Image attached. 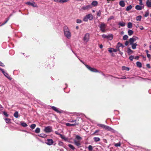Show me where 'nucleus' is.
Returning <instances> with one entry per match:
<instances>
[{"mask_svg":"<svg viewBox=\"0 0 151 151\" xmlns=\"http://www.w3.org/2000/svg\"><path fill=\"white\" fill-rule=\"evenodd\" d=\"M63 31L65 36L68 39L70 38L71 34L68 27L66 26H65L63 27Z\"/></svg>","mask_w":151,"mask_h":151,"instance_id":"obj_1","label":"nucleus"},{"mask_svg":"<svg viewBox=\"0 0 151 151\" xmlns=\"http://www.w3.org/2000/svg\"><path fill=\"white\" fill-rule=\"evenodd\" d=\"M124 47V46L121 43L118 42L116 46V49L113 48V52H117V51H119V52H120V50H123V48Z\"/></svg>","mask_w":151,"mask_h":151,"instance_id":"obj_2","label":"nucleus"},{"mask_svg":"<svg viewBox=\"0 0 151 151\" xmlns=\"http://www.w3.org/2000/svg\"><path fill=\"white\" fill-rule=\"evenodd\" d=\"M102 32H104L106 31V25L104 23H102L99 26Z\"/></svg>","mask_w":151,"mask_h":151,"instance_id":"obj_3","label":"nucleus"},{"mask_svg":"<svg viewBox=\"0 0 151 151\" xmlns=\"http://www.w3.org/2000/svg\"><path fill=\"white\" fill-rule=\"evenodd\" d=\"M102 37L103 38H106L109 40H111L113 38V35L112 34H109L107 35L103 34L102 35Z\"/></svg>","mask_w":151,"mask_h":151,"instance_id":"obj_4","label":"nucleus"},{"mask_svg":"<svg viewBox=\"0 0 151 151\" xmlns=\"http://www.w3.org/2000/svg\"><path fill=\"white\" fill-rule=\"evenodd\" d=\"M85 65L86 67L91 71L96 73L99 72V71L96 69L94 68H91L86 64H85Z\"/></svg>","mask_w":151,"mask_h":151,"instance_id":"obj_5","label":"nucleus"},{"mask_svg":"<svg viewBox=\"0 0 151 151\" xmlns=\"http://www.w3.org/2000/svg\"><path fill=\"white\" fill-rule=\"evenodd\" d=\"M89 34L88 33H87L84 35L83 40L84 42H87L89 40Z\"/></svg>","mask_w":151,"mask_h":151,"instance_id":"obj_6","label":"nucleus"},{"mask_svg":"<svg viewBox=\"0 0 151 151\" xmlns=\"http://www.w3.org/2000/svg\"><path fill=\"white\" fill-rule=\"evenodd\" d=\"M0 70L1 71L4 76H6L7 78L9 79V80H11L12 78L11 77L9 76L7 73L4 71L3 69L1 68H0Z\"/></svg>","mask_w":151,"mask_h":151,"instance_id":"obj_7","label":"nucleus"},{"mask_svg":"<svg viewBox=\"0 0 151 151\" xmlns=\"http://www.w3.org/2000/svg\"><path fill=\"white\" fill-rule=\"evenodd\" d=\"M44 131L46 133L50 132L52 131V128L50 126L47 127L45 128Z\"/></svg>","mask_w":151,"mask_h":151,"instance_id":"obj_8","label":"nucleus"},{"mask_svg":"<svg viewBox=\"0 0 151 151\" xmlns=\"http://www.w3.org/2000/svg\"><path fill=\"white\" fill-rule=\"evenodd\" d=\"M26 4L29 5H31L33 7H37V4L34 2H31L28 1L26 3Z\"/></svg>","mask_w":151,"mask_h":151,"instance_id":"obj_9","label":"nucleus"},{"mask_svg":"<svg viewBox=\"0 0 151 151\" xmlns=\"http://www.w3.org/2000/svg\"><path fill=\"white\" fill-rule=\"evenodd\" d=\"M91 5H88L87 6H84L82 7L81 9V11H83L84 10H88L89 9H91Z\"/></svg>","mask_w":151,"mask_h":151,"instance_id":"obj_10","label":"nucleus"},{"mask_svg":"<svg viewBox=\"0 0 151 151\" xmlns=\"http://www.w3.org/2000/svg\"><path fill=\"white\" fill-rule=\"evenodd\" d=\"M53 143V141L52 139H47L46 143L48 145H52Z\"/></svg>","mask_w":151,"mask_h":151,"instance_id":"obj_11","label":"nucleus"},{"mask_svg":"<svg viewBox=\"0 0 151 151\" xmlns=\"http://www.w3.org/2000/svg\"><path fill=\"white\" fill-rule=\"evenodd\" d=\"M105 129L110 131L113 132H115V131L111 127L107 126H106Z\"/></svg>","mask_w":151,"mask_h":151,"instance_id":"obj_12","label":"nucleus"},{"mask_svg":"<svg viewBox=\"0 0 151 151\" xmlns=\"http://www.w3.org/2000/svg\"><path fill=\"white\" fill-rule=\"evenodd\" d=\"M135 8L137 10H141L142 8H144V6H141L139 5H137L135 6Z\"/></svg>","mask_w":151,"mask_h":151,"instance_id":"obj_13","label":"nucleus"},{"mask_svg":"<svg viewBox=\"0 0 151 151\" xmlns=\"http://www.w3.org/2000/svg\"><path fill=\"white\" fill-rule=\"evenodd\" d=\"M52 109L54 110L55 111H56V112L58 113H61V111H60L56 107H55L52 106L51 107Z\"/></svg>","mask_w":151,"mask_h":151,"instance_id":"obj_14","label":"nucleus"},{"mask_svg":"<svg viewBox=\"0 0 151 151\" xmlns=\"http://www.w3.org/2000/svg\"><path fill=\"white\" fill-rule=\"evenodd\" d=\"M119 5L122 7H124L125 6V4L123 0H121L119 2Z\"/></svg>","mask_w":151,"mask_h":151,"instance_id":"obj_15","label":"nucleus"},{"mask_svg":"<svg viewBox=\"0 0 151 151\" xmlns=\"http://www.w3.org/2000/svg\"><path fill=\"white\" fill-rule=\"evenodd\" d=\"M146 4L148 7H151V0H147L146 1Z\"/></svg>","mask_w":151,"mask_h":151,"instance_id":"obj_16","label":"nucleus"},{"mask_svg":"<svg viewBox=\"0 0 151 151\" xmlns=\"http://www.w3.org/2000/svg\"><path fill=\"white\" fill-rule=\"evenodd\" d=\"M88 18L90 20H92L93 19V16L91 14H89L86 15Z\"/></svg>","mask_w":151,"mask_h":151,"instance_id":"obj_17","label":"nucleus"},{"mask_svg":"<svg viewBox=\"0 0 151 151\" xmlns=\"http://www.w3.org/2000/svg\"><path fill=\"white\" fill-rule=\"evenodd\" d=\"M118 25L121 27H124L125 25V23L123 22H120L118 23Z\"/></svg>","mask_w":151,"mask_h":151,"instance_id":"obj_18","label":"nucleus"},{"mask_svg":"<svg viewBox=\"0 0 151 151\" xmlns=\"http://www.w3.org/2000/svg\"><path fill=\"white\" fill-rule=\"evenodd\" d=\"M98 2L96 1H94L92 2L91 5L93 6H96L98 4Z\"/></svg>","mask_w":151,"mask_h":151,"instance_id":"obj_19","label":"nucleus"},{"mask_svg":"<svg viewBox=\"0 0 151 151\" xmlns=\"http://www.w3.org/2000/svg\"><path fill=\"white\" fill-rule=\"evenodd\" d=\"M128 33L129 36H131L133 34V31L131 29H129Z\"/></svg>","mask_w":151,"mask_h":151,"instance_id":"obj_20","label":"nucleus"},{"mask_svg":"<svg viewBox=\"0 0 151 151\" xmlns=\"http://www.w3.org/2000/svg\"><path fill=\"white\" fill-rule=\"evenodd\" d=\"M97 125L98 126L101 127L103 129H105L106 126L104 124H97Z\"/></svg>","mask_w":151,"mask_h":151,"instance_id":"obj_21","label":"nucleus"},{"mask_svg":"<svg viewBox=\"0 0 151 151\" xmlns=\"http://www.w3.org/2000/svg\"><path fill=\"white\" fill-rule=\"evenodd\" d=\"M131 45H132V47L133 49H135L136 48V47L137 45V44L136 43H133Z\"/></svg>","mask_w":151,"mask_h":151,"instance_id":"obj_22","label":"nucleus"},{"mask_svg":"<svg viewBox=\"0 0 151 151\" xmlns=\"http://www.w3.org/2000/svg\"><path fill=\"white\" fill-rule=\"evenodd\" d=\"M74 143L77 146H79L81 145V144L79 142V141H77L76 140H74Z\"/></svg>","mask_w":151,"mask_h":151,"instance_id":"obj_23","label":"nucleus"},{"mask_svg":"<svg viewBox=\"0 0 151 151\" xmlns=\"http://www.w3.org/2000/svg\"><path fill=\"white\" fill-rule=\"evenodd\" d=\"M76 125V124H70L69 123H66V125L68 127H71V126H75Z\"/></svg>","mask_w":151,"mask_h":151,"instance_id":"obj_24","label":"nucleus"},{"mask_svg":"<svg viewBox=\"0 0 151 151\" xmlns=\"http://www.w3.org/2000/svg\"><path fill=\"white\" fill-rule=\"evenodd\" d=\"M136 65L139 68H141L142 67V64L139 62H137L136 63Z\"/></svg>","mask_w":151,"mask_h":151,"instance_id":"obj_25","label":"nucleus"},{"mask_svg":"<svg viewBox=\"0 0 151 151\" xmlns=\"http://www.w3.org/2000/svg\"><path fill=\"white\" fill-rule=\"evenodd\" d=\"M132 23L131 22H129L127 24V27L129 28H132Z\"/></svg>","mask_w":151,"mask_h":151,"instance_id":"obj_26","label":"nucleus"},{"mask_svg":"<svg viewBox=\"0 0 151 151\" xmlns=\"http://www.w3.org/2000/svg\"><path fill=\"white\" fill-rule=\"evenodd\" d=\"M142 18L141 16H138L136 17V20L137 21H140Z\"/></svg>","mask_w":151,"mask_h":151,"instance_id":"obj_27","label":"nucleus"},{"mask_svg":"<svg viewBox=\"0 0 151 151\" xmlns=\"http://www.w3.org/2000/svg\"><path fill=\"white\" fill-rule=\"evenodd\" d=\"M122 69L123 70H127L129 71V68L128 67H127L125 66H122Z\"/></svg>","mask_w":151,"mask_h":151,"instance_id":"obj_28","label":"nucleus"},{"mask_svg":"<svg viewBox=\"0 0 151 151\" xmlns=\"http://www.w3.org/2000/svg\"><path fill=\"white\" fill-rule=\"evenodd\" d=\"M134 42L133 40V38H130L129 39V42L130 45L134 43L133 42Z\"/></svg>","mask_w":151,"mask_h":151,"instance_id":"obj_29","label":"nucleus"},{"mask_svg":"<svg viewBox=\"0 0 151 151\" xmlns=\"http://www.w3.org/2000/svg\"><path fill=\"white\" fill-rule=\"evenodd\" d=\"M132 8V6L131 5H130L129 6L127 7L126 10L127 11H129L131 10Z\"/></svg>","mask_w":151,"mask_h":151,"instance_id":"obj_30","label":"nucleus"},{"mask_svg":"<svg viewBox=\"0 0 151 151\" xmlns=\"http://www.w3.org/2000/svg\"><path fill=\"white\" fill-rule=\"evenodd\" d=\"M14 116L15 117H16V118L18 117H19L18 112V111L15 112L14 114Z\"/></svg>","mask_w":151,"mask_h":151,"instance_id":"obj_31","label":"nucleus"},{"mask_svg":"<svg viewBox=\"0 0 151 151\" xmlns=\"http://www.w3.org/2000/svg\"><path fill=\"white\" fill-rule=\"evenodd\" d=\"M60 137H61L65 141H67V138L65 137L63 135H62L60 134Z\"/></svg>","mask_w":151,"mask_h":151,"instance_id":"obj_32","label":"nucleus"},{"mask_svg":"<svg viewBox=\"0 0 151 151\" xmlns=\"http://www.w3.org/2000/svg\"><path fill=\"white\" fill-rule=\"evenodd\" d=\"M93 139L96 142L99 141L100 140V139L97 137H94L93 138Z\"/></svg>","mask_w":151,"mask_h":151,"instance_id":"obj_33","label":"nucleus"},{"mask_svg":"<svg viewBox=\"0 0 151 151\" xmlns=\"http://www.w3.org/2000/svg\"><path fill=\"white\" fill-rule=\"evenodd\" d=\"M39 136L42 138H44L46 137V135L44 134H40Z\"/></svg>","mask_w":151,"mask_h":151,"instance_id":"obj_34","label":"nucleus"},{"mask_svg":"<svg viewBox=\"0 0 151 151\" xmlns=\"http://www.w3.org/2000/svg\"><path fill=\"white\" fill-rule=\"evenodd\" d=\"M68 146L70 148L73 150H74L75 149V147L73 145L71 144H69L68 145Z\"/></svg>","mask_w":151,"mask_h":151,"instance_id":"obj_35","label":"nucleus"},{"mask_svg":"<svg viewBox=\"0 0 151 151\" xmlns=\"http://www.w3.org/2000/svg\"><path fill=\"white\" fill-rule=\"evenodd\" d=\"M35 133H39L40 132V129L39 128H36L35 131Z\"/></svg>","mask_w":151,"mask_h":151,"instance_id":"obj_36","label":"nucleus"},{"mask_svg":"<svg viewBox=\"0 0 151 151\" xmlns=\"http://www.w3.org/2000/svg\"><path fill=\"white\" fill-rule=\"evenodd\" d=\"M128 38V37L127 35H125L123 37V39L124 40H126Z\"/></svg>","mask_w":151,"mask_h":151,"instance_id":"obj_37","label":"nucleus"},{"mask_svg":"<svg viewBox=\"0 0 151 151\" xmlns=\"http://www.w3.org/2000/svg\"><path fill=\"white\" fill-rule=\"evenodd\" d=\"M36 127V125L35 124H32L30 125V127L32 129H34Z\"/></svg>","mask_w":151,"mask_h":151,"instance_id":"obj_38","label":"nucleus"},{"mask_svg":"<svg viewBox=\"0 0 151 151\" xmlns=\"http://www.w3.org/2000/svg\"><path fill=\"white\" fill-rule=\"evenodd\" d=\"M4 120L6 122V123H9L10 122V119H9L8 118H5L4 119Z\"/></svg>","mask_w":151,"mask_h":151,"instance_id":"obj_39","label":"nucleus"},{"mask_svg":"<svg viewBox=\"0 0 151 151\" xmlns=\"http://www.w3.org/2000/svg\"><path fill=\"white\" fill-rule=\"evenodd\" d=\"M88 17H87L86 15L83 18V20L85 22H87L88 20Z\"/></svg>","mask_w":151,"mask_h":151,"instance_id":"obj_40","label":"nucleus"},{"mask_svg":"<svg viewBox=\"0 0 151 151\" xmlns=\"http://www.w3.org/2000/svg\"><path fill=\"white\" fill-rule=\"evenodd\" d=\"M21 125L24 127H26L27 126V124L25 122L22 123H21Z\"/></svg>","mask_w":151,"mask_h":151,"instance_id":"obj_41","label":"nucleus"},{"mask_svg":"<svg viewBox=\"0 0 151 151\" xmlns=\"http://www.w3.org/2000/svg\"><path fill=\"white\" fill-rule=\"evenodd\" d=\"M76 138L77 139L79 140H81L82 139L81 137L78 135H76Z\"/></svg>","mask_w":151,"mask_h":151,"instance_id":"obj_42","label":"nucleus"},{"mask_svg":"<svg viewBox=\"0 0 151 151\" xmlns=\"http://www.w3.org/2000/svg\"><path fill=\"white\" fill-rule=\"evenodd\" d=\"M113 48H109L108 51L109 52L111 53L112 52H113Z\"/></svg>","mask_w":151,"mask_h":151,"instance_id":"obj_43","label":"nucleus"},{"mask_svg":"<svg viewBox=\"0 0 151 151\" xmlns=\"http://www.w3.org/2000/svg\"><path fill=\"white\" fill-rule=\"evenodd\" d=\"M82 21L80 19H77L76 20V22L77 23H81L82 22Z\"/></svg>","mask_w":151,"mask_h":151,"instance_id":"obj_44","label":"nucleus"},{"mask_svg":"<svg viewBox=\"0 0 151 151\" xmlns=\"http://www.w3.org/2000/svg\"><path fill=\"white\" fill-rule=\"evenodd\" d=\"M114 18V17L113 16H111L108 19V21H109L110 20L113 19Z\"/></svg>","mask_w":151,"mask_h":151,"instance_id":"obj_45","label":"nucleus"},{"mask_svg":"<svg viewBox=\"0 0 151 151\" xmlns=\"http://www.w3.org/2000/svg\"><path fill=\"white\" fill-rule=\"evenodd\" d=\"M134 58V57L133 56L131 55L129 57V59L130 60L132 61L133 60Z\"/></svg>","mask_w":151,"mask_h":151,"instance_id":"obj_46","label":"nucleus"},{"mask_svg":"<svg viewBox=\"0 0 151 151\" xmlns=\"http://www.w3.org/2000/svg\"><path fill=\"white\" fill-rule=\"evenodd\" d=\"M88 149L89 150H91L93 149L92 146L91 145H89L88 147Z\"/></svg>","mask_w":151,"mask_h":151,"instance_id":"obj_47","label":"nucleus"},{"mask_svg":"<svg viewBox=\"0 0 151 151\" xmlns=\"http://www.w3.org/2000/svg\"><path fill=\"white\" fill-rule=\"evenodd\" d=\"M97 15L98 16H99V17H100L101 16V12L100 10L99 11V12H98Z\"/></svg>","mask_w":151,"mask_h":151,"instance_id":"obj_48","label":"nucleus"},{"mask_svg":"<svg viewBox=\"0 0 151 151\" xmlns=\"http://www.w3.org/2000/svg\"><path fill=\"white\" fill-rule=\"evenodd\" d=\"M68 1V0H61V3L66 2Z\"/></svg>","mask_w":151,"mask_h":151,"instance_id":"obj_49","label":"nucleus"},{"mask_svg":"<svg viewBox=\"0 0 151 151\" xmlns=\"http://www.w3.org/2000/svg\"><path fill=\"white\" fill-rule=\"evenodd\" d=\"M132 38H133V40L134 41L138 39V38L137 37H133Z\"/></svg>","mask_w":151,"mask_h":151,"instance_id":"obj_50","label":"nucleus"},{"mask_svg":"<svg viewBox=\"0 0 151 151\" xmlns=\"http://www.w3.org/2000/svg\"><path fill=\"white\" fill-rule=\"evenodd\" d=\"M58 145L59 146H62L63 145V143L61 142H60L58 143Z\"/></svg>","mask_w":151,"mask_h":151,"instance_id":"obj_51","label":"nucleus"},{"mask_svg":"<svg viewBox=\"0 0 151 151\" xmlns=\"http://www.w3.org/2000/svg\"><path fill=\"white\" fill-rule=\"evenodd\" d=\"M121 144L120 143H117L115 144L114 145L116 147L120 146Z\"/></svg>","mask_w":151,"mask_h":151,"instance_id":"obj_52","label":"nucleus"},{"mask_svg":"<svg viewBox=\"0 0 151 151\" xmlns=\"http://www.w3.org/2000/svg\"><path fill=\"white\" fill-rule=\"evenodd\" d=\"M132 52V51L129 48L128 50V52L129 53H130L131 52Z\"/></svg>","mask_w":151,"mask_h":151,"instance_id":"obj_53","label":"nucleus"},{"mask_svg":"<svg viewBox=\"0 0 151 151\" xmlns=\"http://www.w3.org/2000/svg\"><path fill=\"white\" fill-rule=\"evenodd\" d=\"M99 130H96L95 132L93 134V135H95L96 133L99 132Z\"/></svg>","mask_w":151,"mask_h":151,"instance_id":"obj_54","label":"nucleus"},{"mask_svg":"<svg viewBox=\"0 0 151 151\" xmlns=\"http://www.w3.org/2000/svg\"><path fill=\"white\" fill-rule=\"evenodd\" d=\"M54 1L56 2L61 3V0H54Z\"/></svg>","mask_w":151,"mask_h":151,"instance_id":"obj_55","label":"nucleus"},{"mask_svg":"<svg viewBox=\"0 0 151 151\" xmlns=\"http://www.w3.org/2000/svg\"><path fill=\"white\" fill-rule=\"evenodd\" d=\"M134 25L136 27L138 28L139 27V24L137 23V24H134Z\"/></svg>","mask_w":151,"mask_h":151,"instance_id":"obj_56","label":"nucleus"},{"mask_svg":"<svg viewBox=\"0 0 151 151\" xmlns=\"http://www.w3.org/2000/svg\"><path fill=\"white\" fill-rule=\"evenodd\" d=\"M3 114L6 116L7 117L8 116V115L7 114L6 112H3Z\"/></svg>","mask_w":151,"mask_h":151,"instance_id":"obj_57","label":"nucleus"},{"mask_svg":"<svg viewBox=\"0 0 151 151\" xmlns=\"http://www.w3.org/2000/svg\"><path fill=\"white\" fill-rule=\"evenodd\" d=\"M0 66H1L2 67L4 66V64L1 61H0Z\"/></svg>","mask_w":151,"mask_h":151,"instance_id":"obj_58","label":"nucleus"},{"mask_svg":"<svg viewBox=\"0 0 151 151\" xmlns=\"http://www.w3.org/2000/svg\"><path fill=\"white\" fill-rule=\"evenodd\" d=\"M139 28L141 30H143L144 29V28L142 26H139Z\"/></svg>","mask_w":151,"mask_h":151,"instance_id":"obj_59","label":"nucleus"},{"mask_svg":"<svg viewBox=\"0 0 151 151\" xmlns=\"http://www.w3.org/2000/svg\"><path fill=\"white\" fill-rule=\"evenodd\" d=\"M149 15V14L148 13L146 12L144 15V16L145 17H147Z\"/></svg>","mask_w":151,"mask_h":151,"instance_id":"obj_60","label":"nucleus"},{"mask_svg":"<svg viewBox=\"0 0 151 151\" xmlns=\"http://www.w3.org/2000/svg\"><path fill=\"white\" fill-rule=\"evenodd\" d=\"M8 21L6 20V21H5V22L4 23H3L1 25V26H2V25H4L7 22H8Z\"/></svg>","mask_w":151,"mask_h":151,"instance_id":"obj_61","label":"nucleus"},{"mask_svg":"<svg viewBox=\"0 0 151 151\" xmlns=\"http://www.w3.org/2000/svg\"><path fill=\"white\" fill-rule=\"evenodd\" d=\"M146 66L148 68H150V64H147L146 65Z\"/></svg>","mask_w":151,"mask_h":151,"instance_id":"obj_62","label":"nucleus"},{"mask_svg":"<svg viewBox=\"0 0 151 151\" xmlns=\"http://www.w3.org/2000/svg\"><path fill=\"white\" fill-rule=\"evenodd\" d=\"M129 44V42L128 41H127L125 42V44L126 46H127Z\"/></svg>","mask_w":151,"mask_h":151,"instance_id":"obj_63","label":"nucleus"},{"mask_svg":"<svg viewBox=\"0 0 151 151\" xmlns=\"http://www.w3.org/2000/svg\"><path fill=\"white\" fill-rule=\"evenodd\" d=\"M147 57L149 58H150L151 56L150 55V54H149L148 53H147Z\"/></svg>","mask_w":151,"mask_h":151,"instance_id":"obj_64","label":"nucleus"}]
</instances>
